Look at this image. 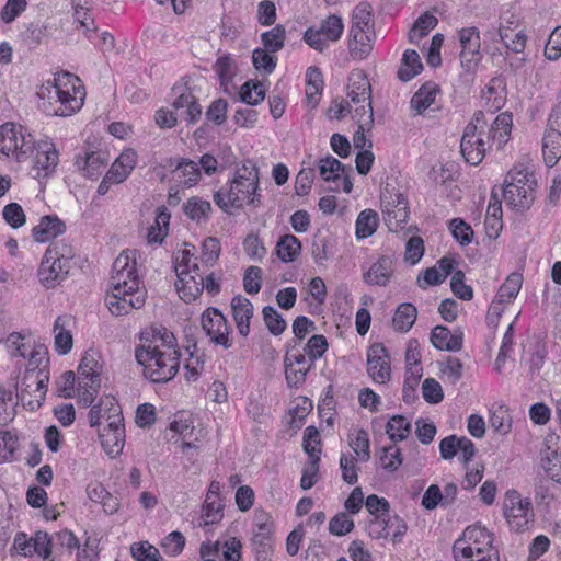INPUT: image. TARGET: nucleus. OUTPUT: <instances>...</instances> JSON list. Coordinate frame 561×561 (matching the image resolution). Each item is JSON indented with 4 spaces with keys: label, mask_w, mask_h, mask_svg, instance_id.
<instances>
[{
    "label": "nucleus",
    "mask_w": 561,
    "mask_h": 561,
    "mask_svg": "<svg viewBox=\"0 0 561 561\" xmlns=\"http://www.w3.org/2000/svg\"><path fill=\"white\" fill-rule=\"evenodd\" d=\"M231 309L239 334L248 336L250 333V320L254 311L252 302L247 297L237 295L231 300Z\"/></svg>",
    "instance_id": "nucleus-25"
},
{
    "label": "nucleus",
    "mask_w": 561,
    "mask_h": 561,
    "mask_svg": "<svg viewBox=\"0 0 561 561\" xmlns=\"http://www.w3.org/2000/svg\"><path fill=\"white\" fill-rule=\"evenodd\" d=\"M317 30L332 43L337 42L344 32L343 19L341 15L330 14L320 23Z\"/></svg>",
    "instance_id": "nucleus-45"
},
{
    "label": "nucleus",
    "mask_w": 561,
    "mask_h": 561,
    "mask_svg": "<svg viewBox=\"0 0 561 561\" xmlns=\"http://www.w3.org/2000/svg\"><path fill=\"white\" fill-rule=\"evenodd\" d=\"M215 204L225 213L242 209L244 205L259 208L262 205L260 172L257 164L250 159L237 168L232 180L214 194Z\"/></svg>",
    "instance_id": "nucleus-5"
},
{
    "label": "nucleus",
    "mask_w": 561,
    "mask_h": 561,
    "mask_svg": "<svg viewBox=\"0 0 561 561\" xmlns=\"http://www.w3.org/2000/svg\"><path fill=\"white\" fill-rule=\"evenodd\" d=\"M170 218L171 215L165 206H161L157 209L154 221L148 228V243H162L169 232Z\"/></svg>",
    "instance_id": "nucleus-33"
},
{
    "label": "nucleus",
    "mask_w": 561,
    "mask_h": 561,
    "mask_svg": "<svg viewBox=\"0 0 561 561\" xmlns=\"http://www.w3.org/2000/svg\"><path fill=\"white\" fill-rule=\"evenodd\" d=\"M559 436L554 433L545 438V448L540 451L541 467L547 476L561 483V446H558Z\"/></svg>",
    "instance_id": "nucleus-18"
},
{
    "label": "nucleus",
    "mask_w": 561,
    "mask_h": 561,
    "mask_svg": "<svg viewBox=\"0 0 561 561\" xmlns=\"http://www.w3.org/2000/svg\"><path fill=\"white\" fill-rule=\"evenodd\" d=\"M45 255L48 256V259H53L57 262L70 266V262L73 257V250L69 244L62 241L55 242L47 248Z\"/></svg>",
    "instance_id": "nucleus-62"
},
{
    "label": "nucleus",
    "mask_w": 561,
    "mask_h": 561,
    "mask_svg": "<svg viewBox=\"0 0 561 561\" xmlns=\"http://www.w3.org/2000/svg\"><path fill=\"white\" fill-rule=\"evenodd\" d=\"M483 98L491 111L500 110L504 105L502 80L494 78L483 91Z\"/></svg>",
    "instance_id": "nucleus-53"
},
{
    "label": "nucleus",
    "mask_w": 561,
    "mask_h": 561,
    "mask_svg": "<svg viewBox=\"0 0 561 561\" xmlns=\"http://www.w3.org/2000/svg\"><path fill=\"white\" fill-rule=\"evenodd\" d=\"M422 69L423 65L417 51L414 49H407L403 53L397 76L399 80L408 82L417 76Z\"/></svg>",
    "instance_id": "nucleus-34"
},
{
    "label": "nucleus",
    "mask_w": 561,
    "mask_h": 561,
    "mask_svg": "<svg viewBox=\"0 0 561 561\" xmlns=\"http://www.w3.org/2000/svg\"><path fill=\"white\" fill-rule=\"evenodd\" d=\"M202 327L210 341L225 348L232 346L229 337L230 327L225 316L217 308H208L202 314Z\"/></svg>",
    "instance_id": "nucleus-15"
},
{
    "label": "nucleus",
    "mask_w": 561,
    "mask_h": 561,
    "mask_svg": "<svg viewBox=\"0 0 561 561\" xmlns=\"http://www.w3.org/2000/svg\"><path fill=\"white\" fill-rule=\"evenodd\" d=\"M410 431L411 423L402 415H394L387 423L386 432L392 440L405 439Z\"/></svg>",
    "instance_id": "nucleus-54"
},
{
    "label": "nucleus",
    "mask_w": 561,
    "mask_h": 561,
    "mask_svg": "<svg viewBox=\"0 0 561 561\" xmlns=\"http://www.w3.org/2000/svg\"><path fill=\"white\" fill-rule=\"evenodd\" d=\"M0 156L16 162H32L33 178L37 180L50 176L59 162V152L49 139L35 140L28 130L15 123L0 126Z\"/></svg>",
    "instance_id": "nucleus-1"
},
{
    "label": "nucleus",
    "mask_w": 561,
    "mask_h": 561,
    "mask_svg": "<svg viewBox=\"0 0 561 561\" xmlns=\"http://www.w3.org/2000/svg\"><path fill=\"white\" fill-rule=\"evenodd\" d=\"M545 58L550 61H557L561 57V26L554 27L551 32L545 49Z\"/></svg>",
    "instance_id": "nucleus-64"
},
{
    "label": "nucleus",
    "mask_w": 561,
    "mask_h": 561,
    "mask_svg": "<svg viewBox=\"0 0 561 561\" xmlns=\"http://www.w3.org/2000/svg\"><path fill=\"white\" fill-rule=\"evenodd\" d=\"M180 356L176 339L167 328L141 331L135 357L147 379L158 383L173 379L180 368Z\"/></svg>",
    "instance_id": "nucleus-2"
},
{
    "label": "nucleus",
    "mask_w": 561,
    "mask_h": 561,
    "mask_svg": "<svg viewBox=\"0 0 561 561\" xmlns=\"http://www.w3.org/2000/svg\"><path fill=\"white\" fill-rule=\"evenodd\" d=\"M457 35L461 46V67L467 72H474L482 59L480 32L476 26H469L459 30Z\"/></svg>",
    "instance_id": "nucleus-12"
},
{
    "label": "nucleus",
    "mask_w": 561,
    "mask_h": 561,
    "mask_svg": "<svg viewBox=\"0 0 561 561\" xmlns=\"http://www.w3.org/2000/svg\"><path fill=\"white\" fill-rule=\"evenodd\" d=\"M49 378L41 373L27 371L23 377L16 396L24 405L31 410L39 408L45 399Z\"/></svg>",
    "instance_id": "nucleus-13"
},
{
    "label": "nucleus",
    "mask_w": 561,
    "mask_h": 561,
    "mask_svg": "<svg viewBox=\"0 0 561 561\" xmlns=\"http://www.w3.org/2000/svg\"><path fill=\"white\" fill-rule=\"evenodd\" d=\"M101 369L102 366L99 360L95 358L93 353H85L81 358V362L78 367V379L85 380L87 378H101Z\"/></svg>",
    "instance_id": "nucleus-57"
},
{
    "label": "nucleus",
    "mask_w": 561,
    "mask_h": 561,
    "mask_svg": "<svg viewBox=\"0 0 561 561\" xmlns=\"http://www.w3.org/2000/svg\"><path fill=\"white\" fill-rule=\"evenodd\" d=\"M69 270V265H65L44 255L38 268L39 282L46 288H54L67 277Z\"/></svg>",
    "instance_id": "nucleus-22"
},
{
    "label": "nucleus",
    "mask_w": 561,
    "mask_h": 561,
    "mask_svg": "<svg viewBox=\"0 0 561 561\" xmlns=\"http://www.w3.org/2000/svg\"><path fill=\"white\" fill-rule=\"evenodd\" d=\"M88 0H73V18L83 28V32L89 41H92V34L96 31L94 20L90 14Z\"/></svg>",
    "instance_id": "nucleus-42"
},
{
    "label": "nucleus",
    "mask_w": 561,
    "mask_h": 561,
    "mask_svg": "<svg viewBox=\"0 0 561 561\" xmlns=\"http://www.w3.org/2000/svg\"><path fill=\"white\" fill-rule=\"evenodd\" d=\"M431 342L439 351L459 352L463 345V333L456 330L453 333L444 325H436L431 332Z\"/></svg>",
    "instance_id": "nucleus-23"
},
{
    "label": "nucleus",
    "mask_w": 561,
    "mask_h": 561,
    "mask_svg": "<svg viewBox=\"0 0 561 561\" xmlns=\"http://www.w3.org/2000/svg\"><path fill=\"white\" fill-rule=\"evenodd\" d=\"M347 96L352 103L360 108L363 105L368 110L371 106V85L364 71H353L348 78Z\"/></svg>",
    "instance_id": "nucleus-20"
},
{
    "label": "nucleus",
    "mask_w": 561,
    "mask_h": 561,
    "mask_svg": "<svg viewBox=\"0 0 561 561\" xmlns=\"http://www.w3.org/2000/svg\"><path fill=\"white\" fill-rule=\"evenodd\" d=\"M266 48H255L252 54L253 66L256 70L272 73L276 67L277 58Z\"/></svg>",
    "instance_id": "nucleus-61"
},
{
    "label": "nucleus",
    "mask_w": 561,
    "mask_h": 561,
    "mask_svg": "<svg viewBox=\"0 0 561 561\" xmlns=\"http://www.w3.org/2000/svg\"><path fill=\"white\" fill-rule=\"evenodd\" d=\"M66 225L55 215L43 216L39 224L32 230L33 238L37 242H48L51 239L62 234Z\"/></svg>",
    "instance_id": "nucleus-28"
},
{
    "label": "nucleus",
    "mask_w": 561,
    "mask_h": 561,
    "mask_svg": "<svg viewBox=\"0 0 561 561\" xmlns=\"http://www.w3.org/2000/svg\"><path fill=\"white\" fill-rule=\"evenodd\" d=\"M512 125L513 116L507 112L499 114L491 126L488 125L484 114L477 112L466 126L460 142L466 161L478 165L493 145L502 149L510 139Z\"/></svg>",
    "instance_id": "nucleus-3"
},
{
    "label": "nucleus",
    "mask_w": 561,
    "mask_h": 561,
    "mask_svg": "<svg viewBox=\"0 0 561 561\" xmlns=\"http://www.w3.org/2000/svg\"><path fill=\"white\" fill-rule=\"evenodd\" d=\"M350 31H375L374 9L369 2H359L353 9Z\"/></svg>",
    "instance_id": "nucleus-32"
},
{
    "label": "nucleus",
    "mask_w": 561,
    "mask_h": 561,
    "mask_svg": "<svg viewBox=\"0 0 561 561\" xmlns=\"http://www.w3.org/2000/svg\"><path fill=\"white\" fill-rule=\"evenodd\" d=\"M503 514L511 529L524 531L533 522V504L516 490L506 491L503 500Z\"/></svg>",
    "instance_id": "nucleus-8"
},
{
    "label": "nucleus",
    "mask_w": 561,
    "mask_h": 561,
    "mask_svg": "<svg viewBox=\"0 0 561 561\" xmlns=\"http://www.w3.org/2000/svg\"><path fill=\"white\" fill-rule=\"evenodd\" d=\"M379 225L378 214L373 209H365L359 213L355 224L357 239H366L375 233Z\"/></svg>",
    "instance_id": "nucleus-38"
},
{
    "label": "nucleus",
    "mask_w": 561,
    "mask_h": 561,
    "mask_svg": "<svg viewBox=\"0 0 561 561\" xmlns=\"http://www.w3.org/2000/svg\"><path fill=\"white\" fill-rule=\"evenodd\" d=\"M407 531V524L398 515L375 519L369 525V534L375 538H392L400 541Z\"/></svg>",
    "instance_id": "nucleus-21"
},
{
    "label": "nucleus",
    "mask_w": 561,
    "mask_h": 561,
    "mask_svg": "<svg viewBox=\"0 0 561 561\" xmlns=\"http://www.w3.org/2000/svg\"><path fill=\"white\" fill-rule=\"evenodd\" d=\"M178 180L185 186L195 185L201 179V168L188 159H180L174 170Z\"/></svg>",
    "instance_id": "nucleus-39"
},
{
    "label": "nucleus",
    "mask_w": 561,
    "mask_h": 561,
    "mask_svg": "<svg viewBox=\"0 0 561 561\" xmlns=\"http://www.w3.org/2000/svg\"><path fill=\"white\" fill-rule=\"evenodd\" d=\"M194 253L188 249L178 251L173 256V267L176 274L175 287L180 298L186 304L198 298V282L194 279L201 267Z\"/></svg>",
    "instance_id": "nucleus-6"
},
{
    "label": "nucleus",
    "mask_w": 561,
    "mask_h": 561,
    "mask_svg": "<svg viewBox=\"0 0 561 561\" xmlns=\"http://www.w3.org/2000/svg\"><path fill=\"white\" fill-rule=\"evenodd\" d=\"M437 19L431 13H423L413 24L410 31V41L422 38L437 25Z\"/></svg>",
    "instance_id": "nucleus-58"
},
{
    "label": "nucleus",
    "mask_w": 561,
    "mask_h": 561,
    "mask_svg": "<svg viewBox=\"0 0 561 561\" xmlns=\"http://www.w3.org/2000/svg\"><path fill=\"white\" fill-rule=\"evenodd\" d=\"M375 31H348V49L354 59L364 60L373 51Z\"/></svg>",
    "instance_id": "nucleus-24"
},
{
    "label": "nucleus",
    "mask_w": 561,
    "mask_h": 561,
    "mask_svg": "<svg viewBox=\"0 0 561 561\" xmlns=\"http://www.w3.org/2000/svg\"><path fill=\"white\" fill-rule=\"evenodd\" d=\"M137 163V153L133 149L124 150L113 162L110 168V172H118L116 168H122V173L117 176L122 182H124L128 175L131 173Z\"/></svg>",
    "instance_id": "nucleus-49"
},
{
    "label": "nucleus",
    "mask_w": 561,
    "mask_h": 561,
    "mask_svg": "<svg viewBox=\"0 0 561 561\" xmlns=\"http://www.w3.org/2000/svg\"><path fill=\"white\" fill-rule=\"evenodd\" d=\"M353 118L358 124V128L353 137L354 146L365 150L364 148L368 142V148H371V141L365 136V128H370L374 123L373 106L368 105V110H366L364 105L360 108H355Z\"/></svg>",
    "instance_id": "nucleus-30"
},
{
    "label": "nucleus",
    "mask_w": 561,
    "mask_h": 561,
    "mask_svg": "<svg viewBox=\"0 0 561 561\" xmlns=\"http://www.w3.org/2000/svg\"><path fill=\"white\" fill-rule=\"evenodd\" d=\"M19 446V438L12 431H0V458L4 461L13 459V455Z\"/></svg>",
    "instance_id": "nucleus-59"
},
{
    "label": "nucleus",
    "mask_w": 561,
    "mask_h": 561,
    "mask_svg": "<svg viewBox=\"0 0 561 561\" xmlns=\"http://www.w3.org/2000/svg\"><path fill=\"white\" fill-rule=\"evenodd\" d=\"M439 87L433 82L427 81L420 87L410 100V107L415 115H422L431 105L434 104Z\"/></svg>",
    "instance_id": "nucleus-29"
},
{
    "label": "nucleus",
    "mask_w": 561,
    "mask_h": 561,
    "mask_svg": "<svg viewBox=\"0 0 561 561\" xmlns=\"http://www.w3.org/2000/svg\"><path fill=\"white\" fill-rule=\"evenodd\" d=\"M265 91L261 82L248 81L240 89V99L249 105H257L264 100Z\"/></svg>",
    "instance_id": "nucleus-56"
},
{
    "label": "nucleus",
    "mask_w": 561,
    "mask_h": 561,
    "mask_svg": "<svg viewBox=\"0 0 561 561\" xmlns=\"http://www.w3.org/2000/svg\"><path fill=\"white\" fill-rule=\"evenodd\" d=\"M367 374L375 383L385 385L390 380V356L382 343H374L368 347Z\"/></svg>",
    "instance_id": "nucleus-16"
},
{
    "label": "nucleus",
    "mask_w": 561,
    "mask_h": 561,
    "mask_svg": "<svg viewBox=\"0 0 561 561\" xmlns=\"http://www.w3.org/2000/svg\"><path fill=\"white\" fill-rule=\"evenodd\" d=\"M78 399L83 407H90L95 400L101 386V378L78 379Z\"/></svg>",
    "instance_id": "nucleus-46"
},
{
    "label": "nucleus",
    "mask_w": 561,
    "mask_h": 561,
    "mask_svg": "<svg viewBox=\"0 0 561 561\" xmlns=\"http://www.w3.org/2000/svg\"><path fill=\"white\" fill-rule=\"evenodd\" d=\"M394 273L392 255H380L369 268L363 273V280L370 286H387Z\"/></svg>",
    "instance_id": "nucleus-19"
},
{
    "label": "nucleus",
    "mask_w": 561,
    "mask_h": 561,
    "mask_svg": "<svg viewBox=\"0 0 561 561\" xmlns=\"http://www.w3.org/2000/svg\"><path fill=\"white\" fill-rule=\"evenodd\" d=\"M542 156L549 168L554 167L561 159V131L546 129L542 138Z\"/></svg>",
    "instance_id": "nucleus-31"
},
{
    "label": "nucleus",
    "mask_w": 561,
    "mask_h": 561,
    "mask_svg": "<svg viewBox=\"0 0 561 561\" xmlns=\"http://www.w3.org/2000/svg\"><path fill=\"white\" fill-rule=\"evenodd\" d=\"M140 284L141 280L137 271V251L125 250L113 263L110 288L123 287L134 291L146 290Z\"/></svg>",
    "instance_id": "nucleus-7"
},
{
    "label": "nucleus",
    "mask_w": 561,
    "mask_h": 561,
    "mask_svg": "<svg viewBox=\"0 0 561 561\" xmlns=\"http://www.w3.org/2000/svg\"><path fill=\"white\" fill-rule=\"evenodd\" d=\"M383 220L390 231L402 228L409 218L408 199L402 194L389 195L382 198Z\"/></svg>",
    "instance_id": "nucleus-17"
},
{
    "label": "nucleus",
    "mask_w": 561,
    "mask_h": 561,
    "mask_svg": "<svg viewBox=\"0 0 561 561\" xmlns=\"http://www.w3.org/2000/svg\"><path fill=\"white\" fill-rule=\"evenodd\" d=\"M417 317V309L410 302L398 306L392 318V325L396 331L408 332L414 324Z\"/></svg>",
    "instance_id": "nucleus-37"
},
{
    "label": "nucleus",
    "mask_w": 561,
    "mask_h": 561,
    "mask_svg": "<svg viewBox=\"0 0 561 561\" xmlns=\"http://www.w3.org/2000/svg\"><path fill=\"white\" fill-rule=\"evenodd\" d=\"M320 176L328 183H332L329 190L351 193L353 183L341 161L332 156L321 158L318 162Z\"/></svg>",
    "instance_id": "nucleus-14"
},
{
    "label": "nucleus",
    "mask_w": 561,
    "mask_h": 561,
    "mask_svg": "<svg viewBox=\"0 0 561 561\" xmlns=\"http://www.w3.org/2000/svg\"><path fill=\"white\" fill-rule=\"evenodd\" d=\"M306 100L307 104L311 107H316L319 103L321 91H322V75L318 68H309L306 73Z\"/></svg>",
    "instance_id": "nucleus-41"
},
{
    "label": "nucleus",
    "mask_w": 561,
    "mask_h": 561,
    "mask_svg": "<svg viewBox=\"0 0 561 561\" xmlns=\"http://www.w3.org/2000/svg\"><path fill=\"white\" fill-rule=\"evenodd\" d=\"M261 37L264 48L271 53H277L284 47L286 30L284 25L277 24L272 30L264 32Z\"/></svg>",
    "instance_id": "nucleus-51"
},
{
    "label": "nucleus",
    "mask_w": 561,
    "mask_h": 561,
    "mask_svg": "<svg viewBox=\"0 0 561 561\" xmlns=\"http://www.w3.org/2000/svg\"><path fill=\"white\" fill-rule=\"evenodd\" d=\"M262 314L266 328L273 335H279L285 331L287 323L274 307L265 306Z\"/></svg>",
    "instance_id": "nucleus-55"
},
{
    "label": "nucleus",
    "mask_w": 561,
    "mask_h": 561,
    "mask_svg": "<svg viewBox=\"0 0 561 561\" xmlns=\"http://www.w3.org/2000/svg\"><path fill=\"white\" fill-rule=\"evenodd\" d=\"M510 183H514L516 186L529 187L531 190H536L537 186L535 174L522 165H516L508 171L505 179V185Z\"/></svg>",
    "instance_id": "nucleus-50"
},
{
    "label": "nucleus",
    "mask_w": 561,
    "mask_h": 561,
    "mask_svg": "<svg viewBox=\"0 0 561 561\" xmlns=\"http://www.w3.org/2000/svg\"><path fill=\"white\" fill-rule=\"evenodd\" d=\"M71 324L72 318L67 314L57 317L54 322L55 350L59 355H66L72 348Z\"/></svg>",
    "instance_id": "nucleus-27"
},
{
    "label": "nucleus",
    "mask_w": 561,
    "mask_h": 561,
    "mask_svg": "<svg viewBox=\"0 0 561 561\" xmlns=\"http://www.w3.org/2000/svg\"><path fill=\"white\" fill-rule=\"evenodd\" d=\"M130 552L137 561H160L161 554L159 550L147 541L134 543L130 547Z\"/></svg>",
    "instance_id": "nucleus-63"
},
{
    "label": "nucleus",
    "mask_w": 561,
    "mask_h": 561,
    "mask_svg": "<svg viewBox=\"0 0 561 561\" xmlns=\"http://www.w3.org/2000/svg\"><path fill=\"white\" fill-rule=\"evenodd\" d=\"M301 250V243L294 234L279 238L275 247V254L282 262L289 263L296 260Z\"/></svg>",
    "instance_id": "nucleus-36"
},
{
    "label": "nucleus",
    "mask_w": 561,
    "mask_h": 561,
    "mask_svg": "<svg viewBox=\"0 0 561 561\" xmlns=\"http://www.w3.org/2000/svg\"><path fill=\"white\" fill-rule=\"evenodd\" d=\"M274 533H253L251 548L256 561H272L274 552Z\"/></svg>",
    "instance_id": "nucleus-35"
},
{
    "label": "nucleus",
    "mask_w": 561,
    "mask_h": 561,
    "mask_svg": "<svg viewBox=\"0 0 561 561\" xmlns=\"http://www.w3.org/2000/svg\"><path fill=\"white\" fill-rule=\"evenodd\" d=\"M107 153L104 151L87 152L82 161L77 160V165L82 169L85 176H98L101 169L107 163Z\"/></svg>",
    "instance_id": "nucleus-40"
},
{
    "label": "nucleus",
    "mask_w": 561,
    "mask_h": 561,
    "mask_svg": "<svg viewBox=\"0 0 561 561\" xmlns=\"http://www.w3.org/2000/svg\"><path fill=\"white\" fill-rule=\"evenodd\" d=\"M489 550H496L493 547V535L481 525L468 526L453 545L454 557H472Z\"/></svg>",
    "instance_id": "nucleus-9"
},
{
    "label": "nucleus",
    "mask_w": 561,
    "mask_h": 561,
    "mask_svg": "<svg viewBox=\"0 0 561 561\" xmlns=\"http://www.w3.org/2000/svg\"><path fill=\"white\" fill-rule=\"evenodd\" d=\"M523 284V276L519 273L510 274L505 282L500 286L496 296L500 301L511 304L518 295Z\"/></svg>",
    "instance_id": "nucleus-47"
},
{
    "label": "nucleus",
    "mask_w": 561,
    "mask_h": 561,
    "mask_svg": "<svg viewBox=\"0 0 561 561\" xmlns=\"http://www.w3.org/2000/svg\"><path fill=\"white\" fill-rule=\"evenodd\" d=\"M221 252L220 242L215 237L206 238L202 243V262L207 266H213L219 259Z\"/></svg>",
    "instance_id": "nucleus-60"
},
{
    "label": "nucleus",
    "mask_w": 561,
    "mask_h": 561,
    "mask_svg": "<svg viewBox=\"0 0 561 561\" xmlns=\"http://www.w3.org/2000/svg\"><path fill=\"white\" fill-rule=\"evenodd\" d=\"M536 190L529 187L516 186L514 183L506 184L503 190V196L506 204L517 211L529 209L535 201Z\"/></svg>",
    "instance_id": "nucleus-26"
},
{
    "label": "nucleus",
    "mask_w": 561,
    "mask_h": 561,
    "mask_svg": "<svg viewBox=\"0 0 561 561\" xmlns=\"http://www.w3.org/2000/svg\"><path fill=\"white\" fill-rule=\"evenodd\" d=\"M146 297V290L134 291L123 287L110 288L105 296V305L112 316L123 317L142 308Z\"/></svg>",
    "instance_id": "nucleus-10"
},
{
    "label": "nucleus",
    "mask_w": 561,
    "mask_h": 561,
    "mask_svg": "<svg viewBox=\"0 0 561 561\" xmlns=\"http://www.w3.org/2000/svg\"><path fill=\"white\" fill-rule=\"evenodd\" d=\"M348 445L359 461H368L370 458L369 436L365 430H356L348 436Z\"/></svg>",
    "instance_id": "nucleus-44"
},
{
    "label": "nucleus",
    "mask_w": 561,
    "mask_h": 561,
    "mask_svg": "<svg viewBox=\"0 0 561 561\" xmlns=\"http://www.w3.org/2000/svg\"><path fill=\"white\" fill-rule=\"evenodd\" d=\"M106 401L111 404L113 414L106 416L108 423L100 433V439L105 453L111 457H115L123 451L125 445V427L118 408L112 402L113 399L107 398Z\"/></svg>",
    "instance_id": "nucleus-11"
},
{
    "label": "nucleus",
    "mask_w": 561,
    "mask_h": 561,
    "mask_svg": "<svg viewBox=\"0 0 561 561\" xmlns=\"http://www.w3.org/2000/svg\"><path fill=\"white\" fill-rule=\"evenodd\" d=\"M38 108L48 116H71L81 110L85 89L80 79L69 72L56 73L53 80L39 85Z\"/></svg>",
    "instance_id": "nucleus-4"
},
{
    "label": "nucleus",
    "mask_w": 561,
    "mask_h": 561,
    "mask_svg": "<svg viewBox=\"0 0 561 561\" xmlns=\"http://www.w3.org/2000/svg\"><path fill=\"white\" fill-rule=\"evenodd\" d=\"M449 231L454 239L465 247L472 242L473 229L461 218H454L448 224Z\"/></svg>",
    "instance_id": "nucleus-52"
},
{
    "label": "nucleus",
    "mask_w": 561,
    "mask_h": 561,
    "mask_svg": "<svg viewBox=\"0 0 561 561\" xmlns=\"http://www.w3.org/2000/svg\"><path fill=\"white\" fill-rule=\"evenodd\" d=\"M184 214L192 220L201 222L208 220L211 211V205L208 201L194 196L188 198L183 205Z\"/></svg>",
    "instance_id": "nucleus-43"
},
{
    "label": "nucleus",
    "mask_w": 561,
    "mask_h": 561,
    "mask_svg": "<svg viewBox=\"0 0 561 561\" xmlns=\"http://www.w3.org/2000/svg\"><path fill=\"white\" fill-rule=\"evenodd\" d=\"M490 426L497 434L505 435L512 428V416L508 412L507 407L499 405L491 411L490 414Z\"/></svg>",
    "instance_id": "nucleus-48"
}]
</instances>
